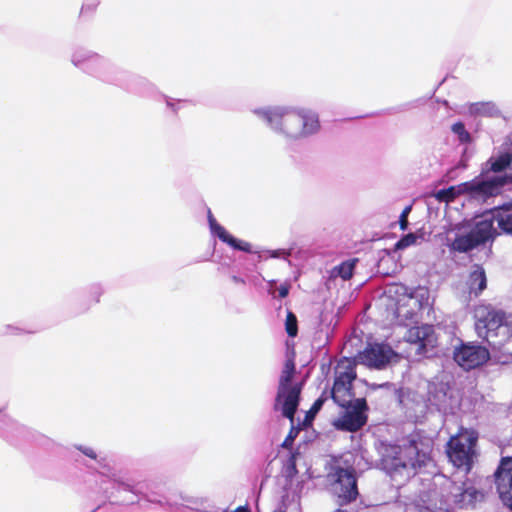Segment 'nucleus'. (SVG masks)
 I'll use <instances>...</instances> for the list:
<instances>
[{
  "instance_id": "1",
  "label": "nucleus",
  "mask_w": 512,
  "mask_h": 512,
  "mask_svg": "<svg viewBox=\"0 0 512 512\" xmlns=\"http://www.w3.org/2000/svg\"><path fill=\"white\" fill-rule=\"evenodd\" d=\"M251 112L287 141L307 139L321 127L318 113L310 108L275 105L253 108Z\"/></svg>"
},
{
  "instance_id": "2",
  "label": "nucleus",
  "mask_w": 512,
  "mask_h": 512,
  "mask_svg": "<svg viewBox=\"0 0 512 512\" xmlns=\"http://www.w3.org/2000/svg\"><path fill=\"white\" fill-rule=\"evenodd\" d=\"M430 439H410L401 445H388L382 452V465L390 473L400 469H416L426 466L431 460Z\"/></svg>"
},
{
  "instance_id": "3",
  "label": "nucleus",
  "mask_w": 512,
  "mask_h": 512,
  "mask_svg": "<svg viewBox=\"0 0 512 512\" xmlns=\"http://www.w3.org/2000/svg\"><path fill=\"white\" fill-rule=\"evenodd\" d=\"M474 318L477 335L492 347L500 348L511 338L512 323L503 311L481 304L475 307Z\"/></svg>"
},
{
  "instance_id": "4",
  "label": "nucleus",
  "mask_w": 512,
  "mask_h": 512,
  "mask_svg": "<svg viewBox=\"0 0 512 512\" xmlns=\"http://www.w3.org/2000/svg\"><path fill=\"white\" fill-rule=\"evenodd\" d=\"M495 234L496 228L493 226L492 218L484 214L471 229L457 228L453 232V237L450 234L447 240L452 251L467 253L485 245L493 239Z\"/></svg>"
},
{
  "instance_id": "5",
  "label": "nucleus",
  "mask_w": 512,
  "mask_h": 512,
  "mask_svg": "<svg viewBox=\"0 0 512 512\" xmlns=\"http://www.w3.org/2000/svg\"><path fill=\"white\" fill-rule=\"evenodd\" d=\"M478 433L473 429L460 428L447 443V455L450 462L468 473L477 459Z\"/></svg>"
},
{
  "instance_id": "6",
  "label": "nucleus",
  "mask_w": 512,
  "mask_h": 512,
  "mask_svg": "<svg viewBox=\"0 0 512 512\" xmlns=\"http://www.w3.org/2000/svg\"><path fill=\"white\" fill-rule=\"evenodd\" d=\"M295 373V364L292 359H288L283 367L279 379L278 393L276 397L275 409L281 410L283 416L293 422L295 411L299 404L301 393L300 384H292V378Z\"/></svg>"
},
{
  "instance_id": "7",
  "label": "nucleus",
  "mask_w": 512,
  "mask_h": 512,
  "mask_svg": "<svg viewBox=\"0 0 512 512\" xmlns=\"http://www.w3.org/2000/svg\"><path fill=\"white\" fill-rule=\"evenodd\" d=\"M387 307L400 325H409L417 316V303L409 296V289L402 284H392L385 290Z\"/></svg>"
},
{
  "instance_id": "8",
  "label": "nucleus",
  "mask_w": 512,
  "mask_h": 512,
  "mask_svg": "<svg viewBox=\"0 0 512 512\" xmlns=\"http://www.w3.org/2000/svg\"><path fill=\"white\" fill-rule=\"evenodd\" d=\"M208 222L211 233L221 241L229 244L235 250L254 255L268 254V256H291L292 254L291 251L286 250H268L260 245H254L231 236L225 228L216 221L210 210H208Z\"/></svg>"
},
{
  "instance_id": "9",
  "label": "nucleus",
  "mask_w": 512,
  "mask_h": 512,
  "mask_svg": "<svg viewBox=\"0 0 512 512\" xmlns=\"http://www.w3.org/2000/svg\"><path fill=\"white\" fill-rule=\"evenodd\" d=\"M506 182L504 177H493L489 179L475 178L464 183V192L470 200L485 202L489 198L500 193Z\"/></svg>"
},
{
  "instance_id": "10",
  "label": "nucleus",
  "mask_w": 512,
  "mask_h": 512,
  "mask_svg": "<svg viewBox=\"0 0 512 512\" xmlns=\"http://www.w3.org/2000/svg\"><path fill=\"white\" fill-rule=\"evenodd\" d=\"M335 481L331 486L337 504L344 506L356 500L358 496L357 481L353 470L339 468L335 472Z\"/></svg>"
},
{
  "instance_id": "11",
  "label": "nucleus",
  "mask_w": 512,
  "mask_h": 512,
  "mask_svg": "<svg viewBox=\"0 0 512 512\" xmlns=\"http://www.w3.org/2000/svg\"><path fill=\"white\" fill-rule=\"evenodd\" d=\"M359 359L361 363L368 367L383 369L387 365L397 362L399 356L389 345L374 343L369 344L365 348V350L359 355Z\"/></svg>"
},
{
  "instance_id": "12",
  "label": "nucleus",
  "mask_w": 512,
  "mask_h": 512,
  "mask_svg": "<svg viewBox=\"0 0 512 512\" xmlns=\"http://www.w3.org/2000/svg\"><path fill=\"white\" fill-rule=\"evenodd\" d=\"M455 361L469 370L484 364L489 359L488 350L479 345L465 344L454 352Z\"/></svg>"
},
{
  "instance_id": "13",
  "label": "nucleus",
  "mask_w": 512,
  "mask_h": 512,
  "mask_svg": "<svg viewBox=\"0 0 512 512\" xmlns=\"http://www.w3.org/2000/svg\"><path fill=\"white\" fill-rule=\"evenodd\" d=\"M495 482L499 497L512 509V458H503L496 473Z\"/></svg>"
},
{
  "instance_id": "14",
  "label": "nucleus",
  "mask_w": 512,
  "mask_h": 512,
  "mask_svg": "<svg viewBox=\"0 0 512 512\" xmlns=\"http://www.w3.org/2000/svg\"><path fill=\"white\" fill-rule=\"evenodd\" d=\"M365 407L366 402L363 399H357L354 409L347 410L341 417L335 420L334 426L339 430L357 431L366 423V416L363 413Z\"/></svg>"
},
{
  "instance_id": "15",
  "label": "nucleus",
  "mask_w": 512,
  "mask_h": 512,
  "mask_svg": "<svg viewBox=\"0 0 512 512\" xmlns=\"http://www.w3.org/2000/svg\"><path fill=\"white\" fill-rule=\"evenodd\" d=\"M72 64L90 74L98 73L105 66V60L99 54L86 50L77 49L71 56Z\"/></svg>"
},
{
  "instance_id": "16",
  "label": "nucleus",
  "mask_w": 512,
  "mask_h": 512,
  "mask_svg": "<svg viewBox=\"0 0 512 512\" xmlns=\"http://www.w3.org/2000/svg\"><path fill=\"white\" fill-rule=\"evenodd\" d=\"M477 494V491L472 487L452 484L449 501L459 507H465L474 503L477 499Z\"/></svg>"
},
{
  "instance_id": "17",
  "label": "nucleus",
  "mask_w": 512,
  "mask_h": 512,
  "mask_svg": "<svg viewBox=\"0 0 512 512\" xmlns=\"http://www.w3.org/2000/svg\"><path fill=\"white\" fill-rule=\"evenodd\" d=\"M485 216L492 218L493 223L496 221L503 232L512 234V202L485 213Z\"/></svg>"
},
{
  "instance_id": "18",
  "label": "nucleus",
  "mask_w": 512,
  "mask_h": 512,
  "mask_svg": "<svg viewBox=\"0 0 512 512\" xmlns=\"http://www.w3.org/2000/svg\"><path fill=\"white\" fill-rule=\"evenodd\" d=\"M504 145V151L497 157H491L487 162L489 169L493 172H501L505 169L512 170V135L506 138Z\"/></svg>"
},
{
  "instance_id": "19",
  "label": "nucleus",
  "mask_w": 512,
  "mask_h": 512,
  "mask_svg": "<svg viewBox=\"0 0 512 512\" xmlns=\"http://www.w3.org/2000/svg\"><path fill=\"white\" fill-rule=\"evenodd\" d=\"M410 337H416L417 353H427L428 347H434L436 339L432 326L425 325L410 330Z\"/></svg>"
},
{
  "instance_id": "20",
  "label": "nucleus",
  "mask_w": 512,
  "mask_h": 512,
  "mask_svg": "<svg viewBox=\"0 0 512 512\" xmlns=\"http://www.w3.org/2000/svg\"><path fill=\"white\" fill-rule=\"evenodd\" d=\"M466 113L475 117H499L501 111L492 101L474 102L466 105Z\"/></svg>"
},
{
  "instance_id": "21",
  "label": "nucleus",
  "mask_w": 512,
  "mask_h": 512,
  "mask_svg": "<svg viewBox=\"0 0 512 512\" xmlns=\"http://www.w3.org/2000/svg\"><path fill=\"white\" fill-rule=\"evenodd\" d=\"M486 285L487 279L484 269L480 266H474L468 280L470 293H474L477 296L486 288Z\"/></svg>"
},
{
  "instance_id": "22",
  "label": "nucleus",
  "mask_w": 512,
  "mask_h": 512,
  "mask_svg": "<svg viewBox=\"0 0 512 512\" xmlns=\"http://www.w3.org/2000/svg\"><path fill=\"white\" fill-rule=\"evenodd\" d=\"M351 386L341 383V381L334 382L332 398L339 406L346 407L351 402Z\"/></svg>"
},
{
  "instance_id": "23",
  "label": "nucleus",
  "mask_w": 512,
  "mask_h": 512,
  "mask_svg": "<svg viewBox=\"0 0 512 512\" xmlns=\"http://www.w3.org/2000/svg\"><path fill=\"white\" fill-rule=\"evenodd\" d=\"M355 378L356 373L354 370V364L349 360L342 361L338 365L335 381H341V383L352 385V381Z\"/></svg>"
},
{
  "instance_id": "24",
  "label": "nucleus",
  "mask_w": 512,
  "mask_h": 512,
  "mask_svg": "<svg viewBox=\"0 0 512 512\" xmlns=\"http://www.w3.org/2000/svg\"><path fill=\"white\" fill-rule=\"evenodd\" d=\"M378 272L390 276L398 273L402 269V264L399 262V258H379Z\"/></svg>"
},
{
  "instance_id": "25",
  "label": "nucleus",
  "mask_w": 512,
  "mask_h": 512,
  "mask_svg": "<svg viewBox=\"0 0 512 512\" xmlns=\"http://www.w3.org/2000/svg\"><path fill=\"white\" fill-rule=\"evenodd\" d=\"M463 186L464 183H460L455 186H450L449 188L446 189H441L436 192L435 197L440 202L449 203L453 201L456 197L460 195H465Z\"/></svg>"
},
{
  "instance_id": "26",
  "label": "nucleus",
  "mask_w": 512,
  "mask_h": 512,
  "mask_svg": "<svg viewBox=\"0 0 512 512\" xmlns=\"http://www.w3.org/2000/svg\"><path fill=\"white\" fill-rule=\"evenodd\" d=\"M418 239H420L419 236H417L416 234H413V233H409V234L403 236L400 240H398L393 245L392 249L385 248L384 251H385L386 255L389 256L391 253H396L406 247L415 245L417 243Z\"/></svg>"
},
{
  "instance_id": "27",
  "label": "nucleus",
  "mask_w": 512,
  "mask_h": 512,
  "mask_svg": "<svg viewBox=\"0 0 512 512\" xmlns=\"http://www.w3.org/2000/svg\"><path fill=\"white\" fill-rule=\"evenodd\" d=\"M409 296L418 304V310L422 309L423 307H428L430 305V294L427 288L418 287L412 292H409Z\"/></svg>"
},
{
  "instance_id": "28",
  "label": "nucleus",
  "mask_w": 512,
  "mask_h": 512,
  "mask_svg": "<svg viewBox=\"0 0 512 512\" xmlns=\"http://www.w3.org/2000/svg\"><path fill=\"white\" fill-rule=\"evenodd\" d=\"M355 263L356 259L344 261L339 266L334 268L333 275L340 276L344 280L351 278Z\"/></svg>"
},
{
  "instance_id": "29",
  "label": "nucleus",
  "mask_w": 512,
  "mask_h": 512,
  "mask_svg": "<svg viewBox=\"0 0 512 512\" xmlns=\"http://www.w3.org/2000/svg\"><path fill=\"white\" fill-rule=\"evenodd\" d=\"M296 474L297 469L295 463V456L293 455L286 462L282 471V476L285 477L287 482H289V485H292V480L296 476Z\"/></svg>"
},
{
  "instance_id": "30",
  "label": "nucleus",
  "mask_w": 512,
  "mask_h": 512,
  "mask_svg": "<svg viewBox=\"0 0 512 512\" xmlns=\"http://www.w3.org/2000/svg\"><path fill=\"white\" fill-rule=\"evenodd\" d=\"M452 132L457 135L458 140L461 143H469L471 141V135L466 130L465 125L462 122H456L451 127Z\"/></svg>"
},
{
  "instance_id": "31",
  "label": "nucleus",
  "mask_w": 512,
  "mask_h": 512,
  "mask_svg": "<svg viewBox=\"0 0 512 512\" xmlns=\"http://www.w3.org/2000/svg\"><path fill=\"white\" fill-rule=\"evenodd\" d=\"M432 404L436 406L439 411L443 413H448L452 410V405L447 402V394L442 393L441 395L437 394L434 396V400H431Z\"/></svg>"
},
{
  "instance_id": "32",
  "label": "nucleus",
  "mask_w": 512,
  "mask_h": 512,
  "mask_svg": "<svg viewBox=\"0 0 512 512\" xmlns=\"http://www.w3.org/2000/svg\"><path fill=\"white\" fill-rule=\"evenodd\" d=\"M115 489L118 492H121V491L131 492L134 495V498H137L138 494L141 493V491L138 488V485L130 483V482H125L122 480H115Z\"/></svg>"
},
{
  "instance_id": "33",
  "label": "nucleus",
  "mask_w": 512,
  "mask_h": 512,
  "mask_svg": "<svg viewBox=\"0 0 512 512\" xmlns=\"http://www.w3.org/2000/svg\"><path fill=\"white\" fill-rule=\"evenodd\" d=\"M286 331L289 336L294 337L297 334V319L292 312H288L286 317Z\"/></svg>"
},
{
  "instance_id": "34",
  "label": "nucleus",
  "mask_w": 512,
  "mask_h": 512,
  "mask_svg": "<svg viewBox=\"0 0 512 512\" xmlns=\"http://www.w3.org/2000/svg\"><path fill=\"white\" fill-rule=\"evenodd\" d=\"M290 285L287 283L281 284L279 287H270V293L273 297L285 298L289 293Z\"/></svg>"
},
{
  "instance_id": "35",
  "label": "nucleus",
  "mask_w": 512,
  "mask_h": 512,
  "mask_svg": "<svg viewBox=\"0 0 512 512\" xmlns=\"http://www.w3.org/2000/svg\"><path fill=\"white\" fill-rule=\"evenodd\" d=\"M323 402H324L323 399H321V398L317 399L314 402V404L312 405V407L310 408L309 412L307 413L306 418H313L315 416V414L321 409Z\"/></svg>"
},
{
  "instance_id": "36",
  "label": "nucleus",
  "mask_w": 512,
  "mask_h": 512,
  "mask_svg": "<svg viewBox=\"0 0 512 512\" xmlns=\"http://www.w3.org/2000/svg\"><path fill=\"white\" fill-rule=\"evenodd\" d=\"M410 211H411V206H407V207L402 211V213H401V215H400V228H401L402 230H405V229L407 228V226H408V220H407V218H408V215H409Z\"/></svg>"
},
{
  "instance_id": "37",
  "label": "nucleus",
  "mask_w": 512,
  "mask_h": 512,
  "mask_svg": "<svg viewBox=\"0 0 512 512\" xmlns=\"http://www.w3.org/2000/svg\"><path fill=\"white\" fill-rule=\"evenodd\" d=\"M296 435V432H294V429H292L289 433V435L286 437V439L283 442L284 447H290L293 443L294 437Z\"/></svg>"
},
{
  "instance_id": "38",
  "label": "nucleus",
  "mask_w": 512,
  "mask_h": 512,
  "mask_svg": "<svg viewBox=\"0 0 512 512\" xmlns=\"http://www.w3.org/2000/svg\"><path fill=\"white\" fill-rule=\"evenodd\" d=\"M144 498H145L147 501H149V502H152V503H158V504H160V505H164V504H166V505H169L170 507H173V506L175 505V504H172V503H170V502H168V501H165V502H164V501H162V500H160V499L151 498V497H150V496H148V495H145V496H144Z\"/></svg>"
},
{
  "instance_id": "39",
  "label": "nucleus",
  "mask_w": 512,
  "mask_h": 512,
  "mask_svg": "<svg viewBox=\"0 0 512 512\" xmlns=\"http://www.w3.org/2000/svg\"><path fill=\"white\" fill-rule=\"evenodd\" d=\"M80 450L90 458H96V454L91 448H80Z\"/></svg>"
},
{
  "instance_id": "40",
  "label": "nucleus",
  "mask_w": 512,
  "mask_h": 512,
  "mask_svg": "<svg viewBox=\"0 0 512 512\" xmlns=\"http://www.w3.org/2000/svg\"><path fill=\"white\" fill-rule=\"evenodd\" d=\"M96 7V4H93V5H88V4H84L81 8V13H85L86 10H89V11H93Z\"/></svg>"
},
{
  "instance_id": "41",
  "label": "nucleus",
  "mask_w": 512,
  "mask_h": 512,
  "mask_svg": "<svg viewBox=\"0 0 512 512\" xmlns=\"http://www.w3.org/2000/svg\"><path fill=\"white\" fill-rule=\"evenodd\" d=\"M222 512H228L227 510H223ZM233 512H249L246 508L244 507H238L235 511Z\"/></svg>"
},
{
  "instance_id": "42",
  "label": "nucleus",
  "mask_w": 512,
  "mask_h": 512,
  "mask_svg": "<svg viewBox=\"0 0 512 512\" xmlns=\"http://www.w3.org/2000/svg\"><path fill=\"white\" fill-rule=\"evenodd\" d=\"M334 512H348V511H346V510H342V509H337V510H335Z\"/></svg>"
},
{
  "instance_id": "43",
  "label": "nucleus",
  "mask_w": 512,
  "mask_h": 512,
  "mask_svg": "<svg viewBox=\"0 0 512 512\" xmlns=\"http://www.w3.org/2000/svg\"><path fill=\"white\" fill-rule=\"evenodd\" d=\"M135 501H136L135 499H131V500H129L128 502H129V503H134Z\"/></svg>"
},
{
  "instance_id": "44",
  "label": "nucleus",
  "mask_w": 512,
  "mask_h": 512,
  "mask_svg": "<svg viewBox=\"0 0 512 512\" xmlns=\"http://www.w3.org/2000/svg\"><path fill=\"white\" fill-rule=\"evenodd\" d=\"M278 512H284V509H282V507H280V508L278 509Z\"/></svg>"
}]
</instances>
